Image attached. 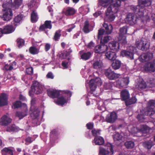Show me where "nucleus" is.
Instances as JSON below:
<instances>
[{
  "label": "nucleus",
  "mask_w": 155,
  "mask_h": 155,
  "mask_svg": "<svg viewBox=\"0 0 155 155\" xmlns=\"http://www.w3.org/2000/svg\"><path fill=\"white\" fill-rule=\"evenodd\" d=\"M43 90L42 85L37 81H33L29 94L30 95L34 93L36 94H39L42 93Z\"/></svg>",
  "instance_id": "obj_4"
},
{
  "label": "nucleus",
  "mask_w": 155,
  "mask_h": 155,
  "mask_svg": "<svg viewBox=\"0 0 155 155\" xmlns=\"http://www.w3.org/2000/svg\"><path fill=\"white\" fill-rule=\"evenodd\" d=\"M109 4L106 12L105 18L109 21H112L115 18L114 14L118 11L121 5V1L120 0H110Z\"/></svg>",
  "instance_id": "obj_1"
},
{
  "label": "nucleus",
  "mask_w": 155,
  "mask_h": 155,
  "mask_svg": "<svg viewBox=\"0 0 155 155\" xmlns=\"http://www.w3.org/2000/svg\"><path fill=\"white\" fill-rule=\"evenodd\" d=\"M123 136L118 133H116L114 136V139L115 141L122 140Z\"/></svg>",
  "instance_id": "obj_51"
},
{
  "label": "nucleus",
  "mask_w": 155,
  "mask_h": 155,
  "mask_svg": "<svg viewBox=\"0 0 155 155\" xmlns=\"http://www.w3.org/2000/svg\"><path fill=\"white\" fill-rule=\"evenodd\" d=\"M137 15L133 13H129L127 15L125 21L126 23L133 25L137 23Z\"/></svg>",
  "instance_id": "obj_8"
},
{
  "label": "nucleus",
  "mask_w": 155,
  "mask_h": 155,
  "mask_svg": "<svg viewBox=\"0 0 155 155\" xmlns=\"http://www.w3.org/2000/svg\"><path fill=\"white\" fill-rule=\"evenodd\" d=\"M147 55L146 58L147 59V61L151 60L153 58V54L152 53L150 52H148L146 53Z\"/></svg>",
  "instance_id": "obj_61"
},
{
  "label": "nucleus",
  "mask_w": 155,
  "mask_h": 155,
  "mask_svg": "<svg viewBox=\"0 0 155 155\" xmlns=\"http://www.w3.org/2000/svg\"><path fill=\"white\" fill-rule=\"evenodd\" d=\"M76 12V10L73 8L68 7L65 12V15L67 16L74 15Z\"/></svg>",
  "instance_id": "obj_29"
},
{
  "label": "nucleus",
  "mask_w": 155,
  "mask_h": 155,
  "mask_svg": "<svg viewBox=\"0 0 155 155\" xmlns=\"http://www.w3.org/2000/svg\"><path fill=\"white\" fill-rule=\"evenodd\" d=\"M101 130H96L95 129H94L91 130V133L92 135L95 137H96L99 136H97V135H100V132Z\"/></svg>",
  "instance_id": "obj_55"
},
{
  "label": "nucleus",
  "mask_w": 155,
  "mask_h": 155,
  "mask_svg": "<svg viewBox=\"0 0 155 155\" xmlns=\"http://www.w3.org/2000/svg\"><path fill=\"white\" fill-rule=\"evenodd\" d=\"M119 31L120 33L119 35H125L127 33V27L125 26L123 27L120 29Z\"/></svg>",
  "instance_id": "obj_52"
},
{
  "label": "nucleus",
  "mask_w": 155,
  "mask_h": 155,
  "mask_svg": "<svg viewBox=\"0 0 155 155\" xmlns=\"http://www.w3.org/2000/svg\"><path fill=\"white\" fill-rule=\"evenodd\" d=\"M86 126L87 129L91 130L94 127V123L92 122H89L86 125Z\"/></svg>",
  "instance_id": "obj_63"
},
{
  "label": "nucleus",
  "mask_w": 155,
  "mask_h": 155,
  "mask_svg": "<svg viewBox=\"0 0 155 155\" xmlns=\"http://www.w3.org/2000/svg\"><path fill=\"white\" fill-rule=\"evenodd\" d=\"M50 136L51 138L54 139L57 138V132L56 129H53L51 131L50 133Z\"/></svg>",
  "instance_id": "obj_49"
},
{
  "label": "nucleus",
  "mask_w": 155,
  "mask_h": 155,
  "mask_svg": "<svg viewBox=\"0 0 155 155\" xmlns=\"http://www.w3.org/2000/svg\"><path fill=\"white\" fill-rule=\"evenodd\" d=\"M47 94L49 97L54 98H58L60 94V92L56 90L48 89L47 90Z\"/></svg>",
  "instance_id": "obj_15"
},
{
  "label": "nucleus",
  "mask_w": 155,
  "mask_h": 155,
  "mask_svg": "<svg viewBox=\"0 0 155 155\" xmlns=\"http://www.w3.org/2000/svg\"><path fill=\"white\" fill-rule=\"evenodd\" d=\"M117 114L114 112H112L110 115H108L106 117L107 122L110 123H114L117 119Z\"/></svg>",
  "instance_id": "obj_14"
},
{
  "label": "nucleus",
  "mask_w": 155,
  "mask_h": 155,
  "mask_svg": "<svg viewBox=\"0 0 155 155\" xmlns=\"http://www.w3.org/2000/svg\"><path fill=\"white\" fill-rule=\"evenodd\" d=\"M148 130V127L145 125H141L140 128L138 129L136 127H134L132 129V133L136 136H138V133H146L147 132Z\"/></svg>",
  "instance_id": "obj_9"
},
{
  "label": "nucleus",
  "mask_w": 155,
  "mask_h": 155,
  "mask_svg": "<svg viewBox=\"0 0 155 155\" xmlns=\"http://www.w3.org/2000/svg\"><path fill=\"white\" fill-rule=\"evenodd\" d=\"M129 82V78L127 77L123 78L120 81V85L122 87H125L128 84Z\"/></svg>",
  "instance_id": "obj_30"
},
{
  "label": "nucleus",
  "mask_w": 155,
  "mask_h": 155,
  "mask_svg": "<svg viewBox=\"0 0 155 155\" xmlns=\"http://www.w3.org/2000/svg\"><path fill=\"white\" fill-rule=\"evenodd\" d=\"M92 66L94 69H100L102 66V62L100 60L95 61L93 63Z\"/></svg>",
  "instance_id": "obj_33"
},
{
  "label": "nucleus",
  "mask_w": 155,
  "mask_h": 155,
  "mask_svg": "<svg viewBox=\"0 0 155 155\" xmlns=\"http://www.w3.org/2000/svg\"><path fill=\"white\" fill-rule=\"evenodd\" d=\"M147 107L154 109L155 108V100H150L147 103Z\"/></svg>",
  "instance_id": "obj_46"
},
{
  "label": "nucleus",
  "mask_w": 155,
  "mask_h": 155,
  "mask_svg": "<svg viewBox=\"0 0 155 155\" xmlns=\"http://www.w3.org/2000/svg\"><path fill=\"white\" fill-rule=\"evenodd\" d=\"M120 55L123 57H126L130 60H132L134 59V53L132 51L123 50L121 52Z\"/></svg>",
  "instance_id": "obj_18"
},
{
  "label": "nucleus",
  "mask_w": 155,
  "mask_h": 155,
  "mask_svg": "<svg viewBox=\"0 0 155 155\" xmlns=\"http://www.w3.org/2000/svg\"><path fill=\"white\" fill-rule=\"evenodd\" d=\"M2 155H13V150L9 147H5L2 150Z\"/></svg>",
  "instance_id": "obj_28"
},
{
  "label": "nucleus",
  "mask_w": 155,
  "mask_h": 155,
  "mask_svg": "<svg viewBox=\"0 0 155 155\" xmlns=\"http://www.w3.org/2000/svg\"><path fill=\"white\" fill-rule=\"evenodd\" d=\"M147 55L146 53H144L142 54L139 57V60L142 62H144L147 61V59L146 58Z\"/></svg>",
  "instance_id": "obj_47"
},
{
  "label": "nucleus",
  "mask_w": 155,
  "mask_h": 155,
  "mask_svg": "<svg viewBox=\"0 0 155 155\" xmlns=\"http://www.w3.org/2000/svg\"><path fill=\"white\" fill-rule=\"evenodd\" d=\"M68 56L65 51L59 55V58L61 59L66 58Z\"/></svg>",
  "instance_id": "obj_62"
},
{
  "label": "nucleus",
  "mask_w": 155,
  "mask_h": 155,
  "mask_svg": "<svg viewBox=\"0 0 155 155\" xmlns=\"http://www.w3.org/2000/svg\"><path fill=\"white\" fill-rule=\"evenodd\" d=\"M104 74L107 78L110 80H115L119 78L120 76V74H116L112 71L110 68L106 70Z\"/></svg>",
  "instance_id": "obj_7"
},
{
  "label": "nucleus",
  "mask_w": 155,
  "mask_h": 155,
  "mask_svg": "<svg viewBox=\"0 0 155 155\" xmlns=\"http://www.w3.org/2000/svg\"><path fill=\"white\" fill-rule=\"evenodd\" d=\"M111 37L109 36L104 37L103 39L102 38H100V44H106L110 40Z\"/></svg>",
  "instance_id": "obj_45"
},
{
  "label": "nucleus",
  "mask_w": 155,
  "mask_h": 155,
  "mask_svg": "<svg viewBox=\"0 0 155 155\" xmlns=\"http://www.w3.org/2000/svg\"><path fill=\"white\" fill-rule=\"evenodd\" d=\"M22 0H14L15 6L16 8H18L22 3Z\"/></svg>",
  "instance_id": "obj_60"
},
{
  "label": "nucleus",
  "mask_w": 155,
  "mask_h": 155,
  "mask_svg": "<svg viewBox=\"0 0 155 155\" xmlns=\"http://www.w3.org/2000/svg\"><path fill=\"white\" fill-rule=\"evenodd\" d=\"M110 151L102 147H99V155H107L109 154Z\"/></svg>",
  "instance_id": "obj_39"
},
{
  "label": "nucleus",
  "mask_w": 155,
  "mask_h": 155,
  "mask_svg": "<svg viewBox=\"0 0 155 155\" xmlns=\"http://www.w3.org/2000/svg\"><path fill=\"white\" fill-rule=\"evenodd\" d=\"M8 104V95L4 93H1L0 95V107L6 105Z\"/></svg>",
  "instance_id": "obj_13"
},
{
  "label": "nucleus",
  "mask_w": 155,
  "mask_h": 155,
  "mask_svg": "<svg viewBox=\"0 0 155 155\" xmlns=\"http://www.w3.org/2000/svg\"><path fill=\"white\" fill-rule=\"evenodd\" d=\"M110 0H98V7L102 6L104 8L107 7L109 4Z\"/></svg>",
  "instance_id": "obj_32"
},
{
  "label": "nucleus",
  "mask_w": 155,
  "mask_h": 155,
  "mask_svg": "<svg viewBox=\"0 0 155 155\" xmlns=\"http://www.w3.org/2000/svg\"><path fill=\"white\" fill-rule=\"evenodd\" d=\"M39 50V48H37L34 45L30 47L29 49V52L32 55L37 54L40 52Z\"/></svg>",
  "instance_id": "obj_26"
},
{
  "label": "nucleus",
  "mask_w": 155,
  "mask_h": 155,
  "mask_svg": "<svg viewBox=\"0 0 155 155\" xmlns=\"http://www.w3.org/2000/svg\"><path fill=\"white\" fill-rule=\"evenodd\" d=\"M104 87L106 89H110L112 87V85L111 83H107L104 85Z\"/></svg>",
  "instance_id": "obj_64"
},
{
  "label": "nucleus",
  "mask_w": 155,
  "mask_h": 155,
  "mask_svg": "<svg viewBox=\"0 0 155 155\" xmlns=\"http://www.w3.org/2000/svg\"><path fill=\"white\" fill-rule=\"evenodd\" d=\"M136 45L139 49L142 51L146 50L149 48L147 39L143 38L140 40L137 39L136 41Z\"/></svg>",
  "instance_id": "obj_6"
},
{
  "label": "nucleus",
  "mask_w": 155,
  "mask_h": 155,
  "mask_svg": "<svg viewBox=\"0 0 155 155\" xmlns=\"http://www.w3.org/2000/svg\"><path fill=\"white\" fill-rule=\"evenodd\" d=\"M145 118V115L143 113L139 114L137 116V118L140 122H143Z\"/></svg>",
  "instance_id": "obj_54"
},
{
  "label": "nucleus",
  "mask_w": 155,
  "mask_h": 155,
  "mask_svg": "<svg viewBox=\"0 0 155 155\" xmlns=\"http://www.w3.org/2000/svg\"><path fill=\"white\" fill-rule=\"evenodd\" d=\"M51 23V21L46 20L45 21L44 24L41 25L40 26L39 30L40 31H43L45 29H51L52 27Z\"/></svg>",
  "instance_id": "obj_16"
},
{
  "label": "nucleus",
  "mask_w": 155,
  "mask_h": 155,
  "mask_svg": "<svg viewBox=\"0 0 155 155\" xmlns=\"http://www.w3.org/2000/svg\"><path fill=\"white\" fill-rule=\"evenodd\" d=\"M109 46L112 50L117 51L120 48L119 43L116 41H112L109 43Z\"/></svg>",
  "instance_id": "obj_23"
},
{
  "label": "nucleus",
  "mask_w": 155,
  "mask_h": 155,
  "mask_svg": "<svg viewBox=\"0 0 155 155\" xmlns=\"http://www.w3.org/2000/svg\"><path fill=\"white\" fill-rule=\"evenodd\" d=\"M38 18L37 13L33 11L31 14V22L33 23L36 22L38 20Z\"/></svg>",
  "instance_id": "obj_35"
},
{
  "label": "nucleus",
  "mask_w": 155,
  "mask_h": 155,
  "mask_svg": "<svg viewBox=\"0 0 155 155\" xmlns=\"http://www.w3.org/2000/svg\"><path fill=\"white\" fill-rule=\"evenodd\" d=\"M15 28V27L13 25H7L5 26L3 29L0 28L1 30L2 36L3 34H9L13 32Z\"/></svg>",
  "instance_id": "obj_10"
},
{
  "label": "nucleus",
  "mask_w": 155,
  "mask_h": 155,
  "mask_svg": "<svg viewBox=\"0 0 155 155\" xmlns=\"http://www.w3.org/2000/svg\"><path fill=\"white\" fill-rule=\"evenodd\" d=\"M106 57L109 60L113 61L115 60L117 56L115 52L112 51H109L105 53Z\"/></svg>",
  "instance_id": "obj_24"
},
{
  "label": "nucleus",
  "mask_w": 155,
  "mask_h": 155,
  "mask_svg": "<svg viewBox=\"0 0 155 155\" xmlns=\"http://www.w3.org/2000/svg\"><path fill=\"white\" fill-rule=\"evenodd\" d=\"M118 42L120 44L124 45L127 44L126 38L125 35H119L118 38Z\"/></svg>",
  "instance_id": "obj_31"
},
{
  "label": "nucleus",
  "mask_w": 155,
  "mask_h": 155,
  "mask_svg": "<svg viewBox=\"0 0 155 155\" xmlns=\"http://www.w3.org/2000/svg\"><path fill=\"white\" fill-rule=\"evenodd\" d=\"M14 109L18 108L22 106V103L20 101H17L12 104Z\"/></svg>",
  "instance_id": "obj_50"
},
{
  "label": "nucleus",
  "mask_w": 155,
  "mask_h": 155,
  "mask_svg": "<svg viewBox=\"0 0 155 155\" xmlns=\"http://www.w3.org/2000/svg\"><path fill=\"white\" fill-rule=\"evenodd\" d=\"M93 143H94L95 145H103L104 143V138L101 136L96 137L92 141Z\"/></svg>",
  "instance_id": "obj_21"
},
{
  "label": "nucleus",
  "mask_w": 155,
  "mask_h": 155,
  "mask_svg": "<svg viewBox=\"0 0 155 155\" xmlns=\"http://www.w3.org/2000/svg\"><path fill=\"white\" fill-rule=\"evenodd\" d=\"M12 122V119L5 115L3 116L0 121V124L3 126H6Z\"/></svg>",
  "instance_id": "obj_20"
},
{
  "label": "nucleus",
  "mask_w": 155,
  "mask_h": 155,
  "mask_svg": "<svg viewBox=\"0 0 155 155\" xmlns=\"http://www.w3.org/2000/svg\"><path fill=\"white\" fill-rule=\"evenodd\" d=\"M71 95L72 93L70 91H64L63 96L58 97L56 104L59 105L63 106L65 104L67 103L68 99L70 98Z\"/></svg>",
  "instance_id": "obj_5"
},
{
  "label": "nucleus",
  "mask_w": 155,
  "mask_h": 155,
  "mask_svg": "<svg viewBox=\"0 0 155 155\" xmlns=\"http://www.w3.org/2000/svg\"><path fill=\"white\" fill-rule=\"evenodd\" d=\"M143 146L148 149H150L153 146V142L151 140L145 141L143 143Z\"/></svg>",
  "instance_id": "obj_44"
},
{
  "label": "nucleus",
  "mask_w": 155,
  "mask_h": 155,
  "mask_svg": "<svg viewBox=\"0 0 155 155\" xmlns=\"http://www.w3.org/2000/svg\"><path fill=\"white\" fill-rule=\"evenodd\" d=\"M139 5L131 6V9L135 14L141 17L144 15V7L149 6L151 3L150 0H139Z\"/></svg>",
  "instance_id": "obj_2"
},
{
  "label": "nucleus",
  "mask_w": 155,
  "mask_h": 155,
  "mask_svg": "<svg viewBox=\"0 0 155 155\" xmlns=\"http://www.w3.org/2000/svg\"><path fill=\"white\" fill-rule=\"evenodd\" d=\"M61 30H58L56 31L54 33V35L53 38V39L55 41H58L61 36Z\"/></svg>",
  "instance_id": "obj_37"
},
{
  "label": "nucleus",
  "mask_w": 155,
  "mask_h": 155,
  "mask_svg": "<svg viewBox=\"0 0 155 155\" xmlns=\"http://www.w3.org/2000/svg\"><path fill=\"white\" fill-rule=\"evenodd\" d=\"M91 55V53L90 52L84 53L81 55V58L84 60H87L89 59Z\"/></svg>",
  "instance_id": "obj_38"
},
{
  "label": "nucleus",
  "mask_w": 155,
  "mask_h": 155,
  "mask_svg": "<svg viewBox=\"0 0 155 155\" xmlns=\"http://www.w3.org/2000/svg\"><path fill=\"white\" fill-rule=\"evenodd\" d=\"M124 145L127 149H132L134 146V142L131 141H126L124 143Z\"/></svg>",
  "instance_id": "obj_42"
},
{
  "label": "nucleus",
  "mask_w": 155,
  "mask_h": 155,
  "mask_svg": "<svg viewBox=\"0 0 155 155\" xmlns=\"http://www.w3.org/2000/svg\"><path fill=\"white\" fill-rule=\"evenodd\" d=\"M26 72L27 74L31 75L33 73V68L31 67L27 68L26 69Z\"/></svg>",
  "instance_id": "obj_59"
},
{
  "label": "nucleus",
  "mask_w": 155,
  "mask_h": 155,
  "mask_svg": "<svg viewBox=\"0 0 155 155\" xmlns=\"http://www.w3.org/2000/svg\"><path fill=\"white\" fill-rule=\"evenodd\" d=\"M101 46V48L102 51H103V53H104L106 51H107L108 49V47L107 45L105 44H100Z\"/></svg>",
  "instance_id": "obj_58"
},
{
  "label": "nucleus",
  "mask_w": 155,
  "mask_h": 155,
  "mask_svg": "<svg viewBox=\"0 0 155 155\" xmlns=\"http://www.w3.org/2000/svg\"><path fill=\"white\" fill-rule=\"evenodd\" d=\"M104 32H105L104 29L101 28L98 30L97 36V38L98 40H99L100 38L102 37L103 35Z\"/></svg>",
  "instance_id": "obj_56"
},
{
  "label": "nucleus",
  "mask_w": 155,
  "mask_h": 155,
  "mask_svg": "<svg viewBox=\"0 0 155 155\" xmlns=\"http://www.w3.org/2000/svg\"><path fill=\"white\" fill-rule=\"evenodd\" d=\"M102 83L99 79H91L89 82V86L91 91H94L96 88L97 86L101 85Z\"/></svg>",
  "instance_id": "obj_11"
},
{
  "label": "nucleus",
  "mask_w": 155,
  "mask_h": 155,
  "mask_svg": "<svg viewBox=\"0 0 155 155\" xmlns=\"http://www.w3.org/2000/svg\"><path fill=\"white\" fill-rule=\"evenodd\" d=\"M121 99L122 101H126L129 99L130 97V94L128 90L125 89L122 90L120 93Z\"/></svg>",
  "instance_id": "obj_19"
},
{
  "label": "nucleus",
  "mask_w": 155,
  "mask_h": 155,
  "mask_svg": "<svg viewBox=\"0 0 155 155\" xmlns=\"http://www.w3.org/2000/svg\"><path fill=\"white\" fill-rule=\"evenodd\" d=\"M24 16L23 15L19 14L15 17L12 21V24L14 26L16 27L17 25L20 24V22L23 19Z\"/></svg>",
  "instance_id": "obj_17"
},
{
  "label": "nucleus",
  "mask_w": 155,
  "mask_h": 155,
  "mask_svg": "<svg viewBox=\"0 0 155 155\" xmlns=\"http://www.w3.org/2000/svg\"><path fill=\"white\" fill-rule=\"evenodd\" d=\"M137 101V99L135 96L132 97L131 98L125 102L127 106L135 104Z\"/></svg>",
  "instance_id": "obj_34"
},
{
  "label": "nucleus",
  "mask_w": 155,
  "mask_h": 155,
  "mask_svg": "<svg viewBox=\"0 0 155 155\" xmlns=\"http://www.w3.org/2000/svg\"><path fill=\"white\" fill-rule=\"evenodd\" d=\"M9 6V4L8 3H4L2 5L3 9L2 10L3 15L1 17L5 21H9L13 17L12 10L11 8L8 7Z\"/></svg>",
  "instance_id": "obj_3"
},
{
  "label": "nucleus",
  "mask_w": 155,
  "mask_h": 155,
  "mask_svg": "<svg viewBox=\"0 0 155 155\" xmlns=\"http://www.w3.org/2000/svg\"><path fill=\"white\" fill-rule=\"evenodd\" d=\"M103 25L104 28V31L106 34L108 35L112 33L113 28L112 25L111 24L104 23Z\"/></svg>",
  "instance_id": "obj_22"
},
{
  "label": "nucleus",
  "mask_w": 155,
  "mask_h": 155,
  "mask_svg": "<svg viewBox=\"0 0 155 155\" xmlns=\"http://www.w3.org/2000/svg\"><path fill=\"white\" fill-rule=\"evenodd\" d=\"M89 21L87 20L86 21L84 22V25L83 29V30L84 33H87L90 32V31L89 28Z\"/></svg>",
  "instance_id": "obj_40"
},
{
  "label": "nucleus",
  "mask_w": 155,
  "mask_h": 155,
  "mask_svg": "<svg viewBox=\"0 0 155 155\" xmlns=\"http://www.w3.org/2000/svg\"><path fill=\"white\" fill-rule=\"evenodd\" d=\"M16 62L15 61L13 62L11 65L6 64L4 66V69L7 71H11L13 69V65H16Z\"/></svg>",
  "instance_id": "obj_41"
},
{
  "label": "nucleus",
  "mask_w": 155,
  "mask_h": 155,
  "mask_svg": "<svg viewBox=\"0 0 155 155\" xmlns=\"http://www.w3.org/2000/svg\"><path fill=\"white\" fill-rule=\"evenodd\" d=\"M147 88L155 87V78H151L148 83Z\"/></svg>",
  "instance_id": "obj_48"
},
{
  "label": "nucleus",
  "mask_w": 155,
  "mask_h": 155,
  "mask_svg": "<svg viewBox=\"0 0 155 155\" xmlns=\"http://www.w3.org/2000/svg\"><path fill=\"white\" fill-rule=\"evenodd\" d=\"M94 50L95 53H103V51H102L100 45L96 46L94 48Z\"/></svg>",
  "instance_id": "obj_57"
},
{
  "label": "nucleus",
  "mask_w": 155,
  "mask_h": 155,
  "mask_svg": "<svg viewBox=\"0 0 155 155\" xmlns=\"http://www.w3.org/2000/svg\"><path fill=\"white\" fill-rule=\"evenodd\" d=\"M105 147H107L106 149L107 150H109L111 153L112 154H113L114 152V150L113 149V146L112 144L109 143H107Z\"/></svg>",
  "instance_id": "obj_53"
},
{
  "label": "nucleus",
  "mask_w": 155,
  "mask_h": 155,
  "mask_svg": "<svg viewBox=\"0 0 155 155\" xmlns=\"http://www.w3.org/2000/svg\"><path fill=\"white\" fill-rule=\"evenodd\" d=\"M154 113L155 110L154 109L148 107H147L146 110L144 113L145 115L150 116H151L152 115L154 114Z\"/></svg>",
  "instance_id": "obj_36"
},
{
  "label": "nucleus",
  "mask_w": 155,
  "mask_h": 155,
  "mask_svg": "<svg viewBox=\"0 0 155 155\" xmlns=\"http://www.w3.org/2000/svg\"><path fill=\"white\" fill-rule=\"evenodd\" d=\"M17 45L19 48H21L25 45V41L20 38H18L17 40Z\"/></svg>",
  "instance_id": "obj_43"
},
{
  "label": "nucleus",
  "mask_w": 155,
  "mask_h": 155,
  "mask_svg": "<svg viewBox=\"0 0 155 155\" xmlns=\"http://www.w3.org/2000/svg\"><path fill=\"white\" fill-rule=\"evenodd\" d=\"M136 87L140 91H142L145 88H147V85L146 82L143 80L138 82L136 86Z\"/></svg>",
  "instance_id": "obj_25"
},
{
  "label": "nucleus",
  "mask_w": 155,
  "mask_h": 155,
  "mask_svg": "<svg viewBox=\"0 0 155 155\" xmlns=\"http://www.w3.org/2000/svg\"><path fill=\"white\" fill-rule=\"evenodd\" d=\"M121 63L118 60H114L113 61L112 64V67L114 70H117L120 68L121 66Z\"/></svg>",
  "instance_id": "obj_27"
},
{
  "label": "nucleus",
  "mask_w": 155,
  "mask_h": 155,
  "mask_svg": "<svg viewBox=\"0 0 155 155\" xmlns=\"http://www.w3.org/2000/svg\"><path fill=\"white\" fill-rule=\"evenodd\" d=\"M143 68L146 71L150 73L154 72L155 71V64L153 62L146 63Z\"/></svg>",
  "instance_id": "obj_12"
}]
</instances>
